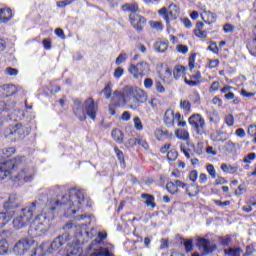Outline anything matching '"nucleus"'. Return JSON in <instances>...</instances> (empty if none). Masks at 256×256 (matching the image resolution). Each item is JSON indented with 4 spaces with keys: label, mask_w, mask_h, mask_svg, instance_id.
Listing matches in <instances>:
<instances>
[{
    "label": "nucleus",
    "mask_w": 256,
    "mask_h": 256,
    "mask_svg": "<svg viewBox=\"0 0 256 256\" xmlns=\"http://www.w3.org/2000/svg\"><path fill=\"white\" fill-rule=\"evenodd\" d=\"M221 169L224 171V173H230L231 175H233V173H237V167L229 164H222Z\"/></svg>",
    "instance_id": "nucleus-35"
},
{
    "label": "nucleus",
    "mask_w": 256,
    "mask_h": 256,
    "mask_svg": "<svg viewBox=\"0 0 256 256\" xmlns=\"http://www.w3.org/2000/svg\"><path fill=\"white\" fill-rule=\"evenodd\" d=\"M122 9L130 13H137L139 11V5L137 3H127L122 6Z\"/></svg>",
    "instance_id": "nucleus-26"
},
{
    "label": "nucleus",
    "mask_w": 256,
    "mask_h": 256,
    "mask_svg": "<svg viewBox=\"0 0 256 256\" xmlns=\"http://www.w3.org/2000/svg\"><path fill=\"white\" fill-rule=\"evenodd\" d=\"M146 101L147 94L143 89L126 86V103L129 105L130 109H139V105Z\"/></svg>",
    "instance_id": "nucleus-6"
},
{
    "label": "nucleus",
    "mask_w": 256,
    "mask_h": 256,
    "mask_svg": "<svg viewBox=\"0 0 256 256\" xmlns=\"http://www.w3.org/2000/svg\"><path fill=\"white\" fill-rule=\"evenodd\" d=\"M197 177H198L197 170H192L189 174L190 181H193V183H195V181H197Z\"/></svg>",
    "instance_id": "nucleus-62"
},
{
    "label": "nucleus",
    "mask_w": 256,
    "mask_h": 256,
    "mask_svg": "<svg viewBox=\"0 0 256 256\" xmlns=\"http://www.w3.org/2000/svg\"><path fill=\"white\" fill-rule=\"evenodd\" d=\"M21 205V196L17 194H11L8 198V201L4 202L5 211H9V209H15Z\"/></svg>",
    "instance_id": "nucleus-14"
},
{
    "label": "nucleus",
    "mask_w": 256,
    "mask_h": 256,
    "mask_svg": "<svg viewBox=\"0 0 256 256\" xmlns=\"http://www.w3.org/2000/svg\"><path fill=\"white\" fill-rule=\"evenodd\" d=\"M6 75H9L10 77H17V75H19V70L8 67L6 68Z\"/></svg>",
    "instance_id": "nucleus-43"
},
{
    "label": "nucleus",
    "mask_w": 256,
    "mask_h": 256,
    "mask_svg": "<svg viewBox=\"0 0 256 256\" xmlns=\"http://www.w3.org/2000/svg\"><path fill=\"white\" fill-rule=\"evenodd\" d=\"M144 87H145V89H151V87H153V79L146 78L144 80Z\"/></svg>",
    "instance_id": "nucleus-61"
},
{
    "label": "nucleus",
    "mask_w": 256,
    "mask_h": 256,
    "mask_svg": "<svg viewBox=\"0 0 256 256\" xmlns=\"http://www.w3.org/2000/svg\"><path fill=\"white\" fill-rule=\"evenodd\" d=\"M25 161V157L18 156L13 159L6 160L4 162H0V181L2 179H7V177H11L14 183H18V185H25V183H31L33 179H35V168L33 167H24L17 174L13 173L14 169L19 167V163Z\"/></svg>",
    "instance_id": "nucleus-3"
},
{
    "label": "nucleus",
    "mask_w": 256,
    "mask_h": 256,
    "mask_svg": "<svg viewBox=\"0 0 256 256\" xmlns=\"http://www.w3.org/2000/svg\"><path fill=\"white\" fill-rule=\"evenodd\" d=\"M45 249V245H42L40 248L34 249L33 253L30 256H41V251Z\"/></svg>",
    "instance_id": "nucleus-64"
},
{
    "label": "nucleus",
    "mask_w": 256,
    "mask_h": 256,
    "mask_svg": "<svg viewBox=\"0 0 256 256\" xmlns=\"http://www.w3.org/2000/svg\"><path fill=\"white\" fill-rule=\"evenodd\" d=\"M197 245L202 250L204 255H209V253H214V251H217V244H211V241L205 238H198Z\"/></svg>",
    "instance_id": "nucleus-11"
},
{
    "label": "nucleus",
    "mask_w": 256,
    "mask_h": 256,
    "mask_svg": "<svg viewBox=\"0 0 256 256\" xmlns=\"http://www.w3.org/2000/svg\"><path fill=\"white\" fill-rule=\"evenodd\" d=\"M206 169L212 179H215L217 177V172L215 171V167L212 164H208Z\"/></svg>",
    "instance_id": "nucleus-42"
},
{
    "label": "nucleus",
    "mask_w": 256,
    "mask_h": 256,
    "mask_svg": "<svg viewBox=\"0 0 256 256\" xmlns=\"http://www.w3.org/2000/svg\"><path fill=\"white\" fill-rule=\"evenodd\" d=\"M155 87L158 93H165V87L163 86V84H161V82H156Z\"/></svg>",
    "instance_id": "nucleus-63"
},
{
    "label": "nucleus",
    "mask_w": 256,
    "mask_h": 256,
    "mask_svg": "<svg viewBox=\"0 0 256 256\" xmlns=\"http://www.w3.org/2000/svg\"><path fill=\"white\" fill-rule=\"evenodd\" d=\"M33 243H35V240L31 238H24L19 240L13 248L15 255H25V253L31 249Z\"/></svg>",
    "instance_id": "nucleus-9"
},
{
    "label": "nucleus",
    "mask_w": 256,
    "mask_h": 256,
    "mask_svg": "<svg viewBox=\"0 0 256 256\" xmlns=\"http://www.w3.org/2000/svg\"><path fill=\"white\" fill-rule=\"evenodd\" d=\"M126 59L127 54H119V56L116 58V65H121V63H124Z\"/></svg>",
    "instance_id": "nucleus-57"
},
{
    "label": "nucleus",
    "mask_w": 256,
    "mask_h": 256,
    "mask_svg": "<svg viewBox=\"0 0 256 256\" xmlns=\"http://www.w3.org/2000/svg\"><path fill=\"white\" fill-rule=\"evenodd\" d=\"M0 91H2V97H11L17 93L18 89L13 84H5L0 88Z\"/></svg>",
    "instance_id": "nucleus-17"
},
{
    "label": "nucleus",
    "mask_w": 256,
    "mask_h": 256,
    "mask_svg": "<svg viewBox=\"0 0 256 256\" xmlns=\"http://www.w3.org/2000/svg\"><path fill=\"white\" fill-rule=\"evenodd\" d=\"M141 197L143 199H145V205H147V207H151L152 209H155V207H156L155 196H153L151 194L143 193V194H141Z\"/></svg>",
    "instance_id": "nucleus-21"
},
{
    "label": "nucleus",
    "mask_w": 256,
    "mask_h": 256,
    "mask_svg": "<svg viewBox=\"0 0 256 256\" xmlns=\"http://www.w3.org/2000/svg\"><path fill=\"white\" fill-rule=\"evenodd\" d=\"M248 135H250V137L256 136V125H250L248 127Z\"/></svg>",
    "instance_id": "nucleus-59"
},
{
    "label": "nucleus",
    "mask_w": 256,
    "mask_h": 256,
    "mask_svg": "<svg viewBox=\"0 0 256 256\" xmlns=\"http://www.w3.org/2000/svg\"><path fill=\"white\" fill-rule=\"evenodd\" d=\"M247 49L253 57H256V38L250 40L247 44Z\"/></svg>",
    "instance_id": "nucleus-31"
},
{
    "label": "nucleus",
    "mask_w": 256,
    "mask_h": 256,
    "mask_svg": "<svg viewBox=\"0 0 256 256\" xmlns=\"http://www.w3.org/2000/svg\"><path fill=\"white\" fill-rule=\"evenodd\" d=\"M114 151H115L120 163H123V161H125V156L123 155V152L121 150H119L117 147L114 148Z\"/></svg>",
    "instance_id": "nucleus-56"
},
{
    "label": "nucleus",
    "mask_w": 256,
    "mask_h": 256,
    "mask_svg": "<svg viewBox=\"0 0 256 256\" xmlns=\"http://www.w3.org/2000/svg\"><path fill=\"white\" fill-rule=\"evenodd\" d=\"M112 91L113 90L111 89V85L110 84L105 86V88L103 89V93H104L106 99H109L111 97Z\"/></svg>",
    "instance_id": "nucleus-52"
},
{
    "label": "nucleus",
    "mask_w": 256,
    "mask_h": 256,
    "mask_svg": "<svg viewBox=\"0 0 256 256\" xmlns=\"http://www.w3.org/2000/svg\"><path fill=\"white\" fill-rule=\"evenodd\" d=\"M178 155H179V153L177 152V150H170L167 153V159H168V161H176Z\"/></svg>",
    "instance_id": "nucleus-37"
},
{
    "label": "nucleus",
    "mask_w": 256,
    "mask_h": 256,
    "mask_svg": "<svg viewBox=\"0 0 256 256\" xmlns=\"http://www.w3.org/2000/svg\"><path fill=\"white\" fill-rule=\"evenodd\" d=\"M164 124L166 127H174L175 126V112L171 109L166 110L163 117Z\"/></svg>",
    "instance_id": "nucleus-16"
},
{
    "label": "nucleus",
    "mask_w": 256,
    "mask_h": 256,
    "mask_svg": "<svg viewBox=\"0 0 256 256\" xmlns=\"http://www.w3.org/2000/svg\"><path fill=\"white\" fill-rule=\"evenodd\" d=\"M194 35H196L199 39L207 38V31L205 30H194Z\"/></svg>",
    "instance_id": "nucleus-47"
},
{
    "label": "nucleus",
    "mask_w": 256,
    "mask_h": 256,
    "mask_svg": "<svg viewBox=\"0 0 256 256\" xmlns=\"http://www.w3.org/2000/svg\"><path fill=\"white\" fill-rule=\"evenodd\" d=\"M127 91L126 86L124 87V92L121 93V91H114L112 96V102L114 105L119 107V105H123V103H127Z\"/></svg>",
    "instance_id": "nucleus-15"
},
{
    "label": "nucleus",
    "mask_w": 256,
    "mask_h": 256,
    "mask_svg": "<svg viewBox=\"0 0 256 256\" xmlns=\"http://www.w3.org/2000/svg\"><path fill=\"white\" fill-rule=\"evenodd\" d=\"M201 17L204 23H208V25H211L217 21V15L213 14L211 11L204 10V12L201 14Z\"/></svg>",
    "instance_id": "nucleus-19"
},
{
    "label": "nucleus",
    "mask_w": 256,
    "mask_h": 256,
    "mask_svg": "<svg viewBox=\"0 0 256 256\" xmlns=\"http://www.w3.org/2000/svg\"><path fill=\"white\" fill-rule=\"evenodd\" d=\"M13 215L9 212H0V229L5 227L11 221Z\"/></svg>",
    "instance_id": "nucleus-22"
},
{
    "label": "nucleus",
    "mask_w": 256,
    "mask_h": 256,
    "mask_svg": "<svg viewBox=\"0 0 256 256\" xmlns=\"http://www.w3.org/2000/svg\"><path fill=\"white\" fill-rule=\"evenodd\" d=\"M73 111L80 121H86L87 117L95 121L97 119V113L99 111V105L93 100V98H87L84 103L79 98L72 99Z\"/></svg>",
    "instance_id": "nucleus-4"
},
{
    "label": "nucleus",
    "mask_w": 256,
    "mask_h": 256,
    "mask_svg": "<svg viewBox=\"0 0 256 256\" xmlns=\"http://www.w3.org/2000/svg\"><path fill=\"white\" fill-rule=\"evenodd\" d=\"M134 127L137 129V131H143V123L141 122V119L139 117H134L133 119Z\"/></svg>",
    "instance_id": "nucleus-38"
},
{
    "label": "nucleus",
    "mask_w": 256,
    "mask_h": 256,
    "mask_svg": "<svg viewBox=\"0 0 256 256\" xmlns=\"http://www.w3.org/2000/svg\"><path fill=\"white\" fill-rule=\"evenodd\" d=\"M167 12H168V10L165 7L161 8L158 11L159 15H162V17L166 21V23H169V14Z\"/></svg>",
    "instance_id": "nucleus-44"
},
{
    "label": "nucleus",
    "mask_w": 256,
    "mask_h": 256,
    "mask_svg": "<svg viewBox=\"0 0 256 256\" xmlns=\"http://www.w3.org/2000/svg\"><path fill=\"white\" fill-rule=\"evenodd\" d=\"M223 31L224 33H233V31H235V26H233V24H225L223 27Z\"/></svg>",
    "instance_id": "nucleus-51"
},
{
    "label": "nucleus",
    "mask_w": 256,
    "mask_h": 256,
    "mask_svg": "<svg viewBox=\"0 0 256 256\" xmlns=\"http://www.w3.org/2000/svg\"><path fill=\"white\" fill-rule=\"evenodd\" d=\"M185 74V67L179 65L176 66L173 72L174 79H180Z\"/></svg>",
    "instance_id": "nucleus-33"
},
{
    "label": "nucleus",
    "mask_w": 256,
    "mask_h": 256,
    "mask_svg": "<svg viewBox=\"0 0 256 256\" xmlns=\"http://www.w3.org/2000/svg\"><path fill=\"white\" fill-rule=\"evenodd\" d=\"M211 139L212 141L216 142L227 141V139H229V134L221 130H217L214 134L211 135Z\"/></svg>",
    "instance_id": "nucleus-20"
},
{
    "label": "nucleus",
    "mask_w": 256,
    "mask_h": 256,
    "mask_svg": "<svg viewBox=\"0 0 256 256\" xmlns=\"http://www.w3.org/2000/svg\"><path fill=\"white\" fill-rule=\"evenodd\" d=\"M224 149L225 151H227L228 153H235L237 151V144H235L233 141L229 140L228 142H226V144L224 145Z\"/></svg>",
    "instance_id": "nucleus-32"
},
{
    "label": "nucleus",
    "mask_w": 256,
    "mask_h": 256,
    "mask_svg": "<svg viewBox=\"0 0 256 256\" xmlns=\"http://www.w3.org/2000/svg\"><path fill=\"white\" fill-rule=\"evenodd\" d=\"M16 105L17 104L15 101H9L7 103L0 102V115H2V117H9L8 119H13L11 115H13V112L16 111Z\"/></svg>",
    "instance_id": "nucleus-13"
},
{
    "label": "nucleus",
    "mask_w": 256,
    "mask_h": 256,
    "mask_svg": "<svg viewBox=\"0 0 256 256\" xmlns=\"http://www.w3.org/2000/svg\"><path fill=\"white\" fill-rule=\"evenodd\" d=\"M13 17V12L10 8H1L0 9V23H7L8 21H11Z\"/></svg>",
    "instance_id": "nucleus-18"
},
{
    "label": "nucleus",
    "mask_w": 256,
    "mask_h": 256,
    "mask_svg": "<svg viewBox=\"0 0 256 256\" xmlns=\"http://www.w3.org/2000/svg\"><path fill=\"white\" fill-rule=\"evenodd\" d=\"M71 3H73V0H62V1H58L56 5L59 8H63V7H67V5H71Z\"/></svg>",
    "instance_id": "nucleus-53"
},
{
    "label": "nucleus",
    "mask_w": 256,
    "mask_h": 256,
    "mask_svg": "<svg viewBox=\"0 0 256 256\" xmlns=\"http://www.w3.org/2000/svg\"><path fill=\"white\" fill-rule=\"evenodd\" d=\"M150 26L152 29H155L156 31H163V24L161 22L151 21Z\"/></svg>",
    "instance_id": "nucleus-40"
},
{
    "label": "nucleus",
    "mask_w": 256,
    "mask_h": 256,
    "mask_svg": "<svg viewBox=\"0 0 256 256\" xmlns=\"http://www.w3.org/2000/svg\"><path fill=\"white\" fill-rule=\"evenodd\" d=\"M154 48L158 53H165V50L169 48V44L163 41L156 42Z\"/></svg>",
    "instance_id": "nucleus-29"
},
{
    "label": "nucleus",
    "mask_w": 256,
    "mask_h": 256,
    "mask_svg": "<svg viewBox=\"0 0 256 256\" xmlns=\"http://www.w3.org/2000/svg\"><path fill=\"white\" fill-rule=\"evenodd\" d=\"M180 151L184 153L186 159H191V149L185 148V145H180Z\"/></svg>",
    "instance_id": "nucleus-46"
},
{
    "label": "nucleus",
    "mask_w": 256,
    "mask_h": 256,
    "mask_svg": "<svg viewBox=\"0 0 256 256\" xmlns=\"http://www.w3.org/2000/svg\"><path fill=\"white\" fill-rule=\"evenodd\" d=\"M129 73L134 77V79H139V77H147L149 73H151V68L149 63L142 61L135 64L130 65Z\"/></svg>",
    "instance_id": "nucleus-7"
},
{
    "label": "nucleus",
    "mask_w": 256,
    "mask_h": 256,
    "mask_svg": "<svg viewBox=\"0 0 256 256\" xmlns=\"http://www.w3.org/2000/svg\"><path fill=\"white\" fill-rule=\"evenodd\" d=\"M8 250L9 244L7 243V240L0 236V255H5Z\"/></svg>",
    "instance_id": "nucleus-34"
},
{
    "label": "nucleus",
    "mask_w": 256,
    "mask_h": 256,
    "mask_svg": "<svg viewBox=\"0 0 256 256\" xmlns=\"http://www.w3.org/2000/svg\"><path fill=\"white\" fill-rule=\"evenodd\" d=\"M29 133H31V128L23 127L21 123L10 125L6 130V135H15V137H25V135H29Z\"/></svg>",
    "instance_id": "nucleus-10"
},
{
    "label": "nucleus",
    "mask_w": 256,
    "mask_h": 256,
    "mask_svg": "<svg viewBox=\"0 0 256 256\" xmlns=\"http://www.w3.org/2000/svg\"><path fill=\"white\" fill-rule=\"evenodd\" d=\"M180 108H182L184 111H191V102L188 100H181Z\"/></svg>",
    "instance_id": "nucleus-39"
},
{
    "label": "nucleus",
    "mask_w": 256,
    "mask_h": 256,
    "mask_svg": "<svg viewBox=\"0 0 256 256\" xmlns=\"http://www.w3.org/2000/svg\"><path fill=\"white\" fill-rule=\"evenodd\" d=\"M204 144L203 142H198L194 147V152L196 155H203Z\"/></svg>",
    "instance_id": "nucleus-41"
},
{
    "label": "nucleus",
    "mask_w": 256,
    "mask_h": 256,
    "mask_svg": "<svg viewBox=\"0 0 256 256\" xmlns=\"http://www.w3.org/2000/svg\"><path fill=\"white\" fill-rule=\"evenodd\" d=\"M112 139H114V141H116V143H123V132L119 129H114L112 130Z\"/></svg>",
    "instance_id": "nucleus-27"
},
{
    "label": "nucleus",
    "mask_w": 256,
    "mask_h": 256,
    "mask_svg": "<svg viewBox=\"0 0 256 256\" xmlns=\"http://www.w3.org/2000/svg\"><path fill=\"white\" fill-rule=\"evenodd\" d=\"M166 189L170 195H177V193H179V188H177V184L175 182H168L166 184Z\"/></svg>",
    "instance_id": "nucleus-30"
},
{
    "label": "nucleus",
    "mask_w": 256,
    "mask_h": 256,
    "mask_svg": "<svg viewBox=\"0 0 256 256\" xmlns=\"http://www.w3.org/2000/svg\"><path fill=\"white\" fill-rule=\"evenodd\" d=\"M129 21L136 31H143V27L147 25V20H145L143 16L136 13H131L129 15Z\"/></svg>",
    "instance_id": "nucleus-12"
},
{
    "label": "nucleus",
    "mask_w": 256,
    "mask_h": 256,
    "mask_svg": "<svg viewBox=\"0 0 256 256\" xmlns=\"http://www.w3.org/2000/svg\"><path fill=\"white\" fill-rule=\"evenodd\" d=\"M192 129L196 131L197 135H203L205 133V119L201 114H194L188 119Z\"/></svg>",
    "instance_id": "nucleus-8"
},
{
    "label": "nucleus",
    "mask_w": 256,
    "mask_h": 256,
    "mask_svg": "<svg viewBox=\"0 0 256 256\" xmlns=\"http://www.w3.org/2000/svg\"><path fill=\"white\" fill-rule=\"evenodd\" d=\"M67 201V196H63L60 201L58 198H49L47 194H39L34 202L22 209L19 216L13 219V227L16 229L27 227L33 219L35 211L42 209V213L30 225L29 233L32 237L44 235V233L51 229V223L55 219L54 212L61 205H67Z\"/></svg>",
    "instance_id": "nucleus-2"
},
{
    "label": "nucleus",
    "mask_w": 256,
    "mask_h": 256,
    "mask_svg": "<svg viewBox=\"0 0 256 256\" xmlns=\"http://www.w3.org/2000/svg\"><path fill=\"white\" fill-rule=\"evenodd\" d=\"M64 229L66 230V232L56 237L52 241L50 245L52 251H57V249L63 247V245H65L67 241H71V237H77L79 231L81 230V225H77L75 223H67L65 224Z\"/></svg>",
    "instance_id": "nucleus-5"
},
{
    "label": "nucleus",
    "mask_w": 256,
    "mask_h": 256,
    "mask_svg": "<svg viewBox=\"0 0 256 256\" xmlns=\"http://www.w3.org/2000/svg\"><path fill=\"white\" fill-rule=\"evenodd\" d=\"M55 35H57V37H59L60 39H65V32L63 31V29L61 28H56L54 30Z\"/></svg>",
    "instance_id": "nucleus-58"
},
{
    "label": "nucleus",
    "mask_w": 256,
    "mask_h": 256,
    "mask_svg": "<svg viewBox=\"0 0 256 256\" xmlns=\"http://www.w3.org/2000/svg\"><path fill=\"white\" fill-rule=\"evenodd\" d=\"M134 145H141L144 149H149V144L143 139H136Z\"/></svg>",
    "instance_id": "nucleus-50"
},
{
    "label": "nucleus",
    "mask_w": 256,
    "mask_h": 256,
    "mask_svg": "<svg viewBox=\"0 0 256 256\" xmlns=\"http://www.w3.org/2000/svg\"><path fill=\"white\" fill-rule=\"evenodd\" d=\"M175 137H177V139H180L181 141H189V131L185 129H176Z\"/></svg>",
    "instance_id": "nucleus-23"
},
{
    "label": "nucleus",
    "mask_w": 256,
    "mask_h": 256,
    "mask_svg": "<svg viewBox=\"0 0 256 256\" xmlns=\"http://www.w3.org/2000/svg\"><path fill=\"white\" fill-rule=\"evenodd\" d=\"M67 204H64L67 207L65 213L66 217L75 219L76 221H85L80 225V230L76 234V243L78 245H83L87 243L89 239L97 237L91 242V244L86 249V256H115L113 251H115V246L113 244L105 245L103 241L107 239V232L97 231V229L92 228L90 231L86 230L83 227L91 225V216L86 214H77L83 207L89 205V199L85 197V192L83 190L71 189L67 195Z\"/></svg>",
    "instance_id": "nucleus-1"
},
{
    "label": "nucleus",
    "mask_w": 256,
    "mask_h": 256,
    "mask_svg": "<svg viewBox=\"0 0 256 256\" xmlns=\"http://www.w3.org/2000/svg\"><path fill=\"white\" fill-rule=\"evenodd\" d=\"M186 193L189 197H196V195H199V186L196 184L187 186Z\"/></svg>",
    "instance_id": "nucleus-24"
},
{
    "label": "nucleus",
    "mask_w": 256,
    "mask_h": 256,
    "mask_svg": "<svg viewBox=\"0 0 256 256\" xmlns=\"http://www.w3.org/2000/svg\"><path fill=\"white\" fill-rule=\"evenodd\" d=\"M243 256H255V247L252 245H248Z\"/></svg>",
    "instance_id": "nucleus-45"
},
{
    "label": "nucleus",
    "mask_w": 256,
    "mask_h": 256,
    "mask_svg": "<svg viewBox=\"0 0 256 256\" xmlns=\"http://www.w3.org/2000/svg\"><path fill=\"white\" fill-rule=\"evenodd\" d=\"M176 49H177L178 53H182L183 55H186V53H188V51H189V47H187L185 45H178Z\"/></svg>",
    "instance_id": "nucleus-55"
},
{
    "label": "nucleus",
    "mask_w": 256,
    "mask_h": 256,
    "mask_svg": "<svg viewBox=\"0 0 256 256\" xmlns=\"http://www.w3.org/2000/svg\"><path fill=\"white\" fill-rule=\"evenodd\" d=\"M13 154H15V148H6L2 150V159H9Z\"/></svg>",
    "instance_id": "nucleus-36"
},
{
    "label": "nucleus",
    "mask_w": 256,
    "mask_h": 256,
    "mask_svg": "<svg viewBox=\"0 0 256 256\" xmlns=\"http://www.w3.org/2000/svg\"><path fill=\"white\" fill-rule=\"evenodd\" d=\"M226 256H241L243 250L241 248H228L224 250Z\"/></svg>",
    "instance_id": "nucleus-28"
},
{
    "label": "nucleus",
    "mask_w": 256,
    "mask_h": 256,
    "mask_svg": "<svg viewBox=\"0 0 256 256\" xmlns=\"http://www.w3.org/2000/svg\"><path fill=\"white\" fill-rule=\"evenodd\" d=\"M235 123V118L233 117L232 114H229L228 116H226V125H228V127H233Z\"/></svg>",
    "instance_id": "nucleus-54"
},
{
    "label": "nucleus",
    "mask_w": 256,
    "mask_h": 256,
    "mask_svg": "<svg viewBox=\"0 0 256 256\" xmlns=\"http://www.w3.org/2000/svg\"><path fill=\"white\" fill-rule=\"evenodd\" d=\"M256 157L255 153H249L245 158H244V163H251V161H254Z\"/></svg>",
    "instance_id": "nucleus-60"
},
{
    "label": "nucleus",
    "mask_w": 256,
    "mask_h": 256,
    "mask_svg": "<svg viewBox=\"0 0 256 256\" xmlns=\"http://www.w3.org/2000/svg\"><path fill=\"white\" fill-rule=\"evenodd\" d=\"M124 73H125V70H123V68H121V67L116 68L114 71L115 79H121V77H123Z\"/></svg>",
    "instance_id": "nucleus-48"
},
{
    "label": "nucleus",
    "mask_w": 256,
    "mask_h": 256,
    "mask_svg": "<svg viewBox=\"0 0 256 256\" xmlns=\"http://www.w3.org/2000/svg\"><path fill=\"white\" fill-rule=\"evenodd\" d=\"M184 247L187 251V253L193 251V240L188 239L184 242Z\"/></svg>",
    "instance_id": "nucleus-49"
},
{
    "label": "nucleus",
    "mask_w": 256,
    "mask_h": 256,
    "mask_svg": "<svg viewBox=\"0 0 256 256\" xmlns=\"http://www.w3.org/2000/svg\"><path fill=\"white\" fill-rule=\"evenodd\" d=\"M168 23L169 21H175L177 19V6L171 4L168 8Z\"/></svg>",
    "instance_id": "nucleus-25"
}]
</instances>
